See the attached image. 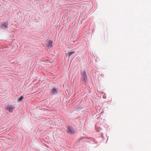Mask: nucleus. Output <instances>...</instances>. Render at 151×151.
<instances>
[{"mask_svg": "<svg viewBox=\"0 0 151 151\" xmlns=\"http://www.w3.org/2000/svg\"><path fill=\"white\" fill-rule=\"evenodd\" d=\"M8 23L4 22L1 23L0 26V28L1 29L5 30L8 28Z\"/></svg>", "mask_w": 151, "mask_h": 151, "instance_id": "nucleus-1", "label": "nucleus"}, {"mask_svg": "<svg viewBox=\"0 0 151 151\" xmlns=\"http://www.w3.org/2000/svg\"><path fill=\"white\" fill-rule=\"evenodd\" d=\"M52 41L50 39H48L47 40L46 44L47 46L49 48L52 46Z\"/></svg>", "mask_w": 151, "mask_h": 151, "instance_id": "nucleus-2", "label": "nucleus"}, {"mask_svg": "<svg viewBox=\"0 0 151 151\" xmlns=\"http://www.w3.org/2000/svg\"><path fill=\"white\" fill-rule=\"evenodd\" d=\"M82 78L85 81V82H87V77L86 74V73L85 71H84L81 74Z\"/></svg>", "mask_w": 151, "mask_h": 151, "instance_id": "nucleus-3", "label": "nucleus"}, {"mask_svg": "<svg viewBox=\"0 0 151 151\" xmlns=\"http://www.w3.org/2000/svg\"><path fill=\"white\" fill-rule=\"evenodd\" d=\"M15 107L11 105H9L7 106L6 107V109L9 110V111L10 112H12L13 110Z\"/></svg>", "mask_w": 151, "mask_h": 151, "instance_id": "nucleus-4", "label": "nucleus"}, {"mask_svg": "<svg viewBox=\"0 0 151 151\" xmlns=\"http://www.w3.org/2000/svg\"><path fill=\"white\" fill-rule=\"evenodd\" d=\"M67 132L68 133L72 134H74L75 133L74 130L72 128L70 127H68Z\"/></svg>", "mask_w": 151, "mask_h": 151, "instance_id": "nucleus-5", "label": "nucleus"}, {"mask_svg": "<svg viewBox=\"0 0 151 151\" xmlns=\"http://www.w3.org/2000/svg\"><path fill=\"white\" fill-rule=\"evenodd\" d=\"M51 92L53 94H55L58 93V91L55 88H52L51 91Z\"/></svg>", "mask_w": 151, "mask_h": 151, "instance_id": "nucleus-6", "label": "nucleus"}, {"mask_svg": "<svg viewBox=\"0 0 151 151\" xmlns=\"http://www.w3.org/2000/svg\"><path fill=\"white\" fill-rule=\"evenodd\" d=\"M75 53L74 51H72L71 52L68 51V54L69 56H70L73 54Z\"/></svg>", "mask_w": 151, "mask_h": 151, "instance_id": "nucleus-7", "label": "nucleus"}, {"mask_svg": "<svg viewBox=\"0 0 151 151\" xmlns=\"http://www.w3.org/2000/svg\"><path fill=\"white\" fill-rule=\"evenodd\" d=\"M23 99V96H21L20 97V98L19 99H18V101L19 102V101H21Z\"/></svg>", "mask_w": 151, "mask_h": 151, "instance_id": "nucleus-8", "label": "nucleus"}]
</instances>
